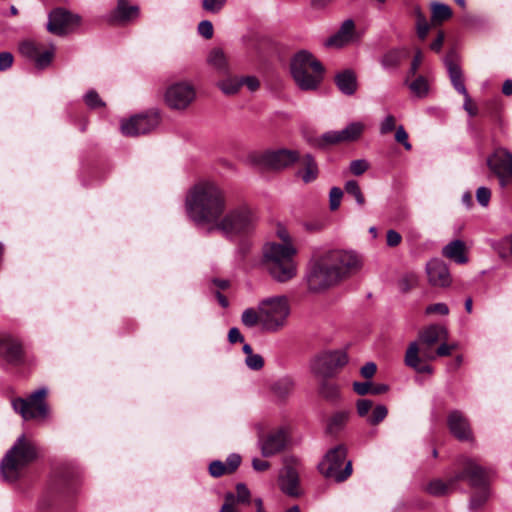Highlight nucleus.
Here are the masks:
<instances>
[{
  "mask_svg": "<svg viewBox=\"0 0 512 512\" xmlns=\"http://www.w3.org/2000/svg\"><path fill=\"white\" fill-rule=\"evenodd\" d=\"M361 257L354 251L330 250L311 261L306 275L311 292H323L359 271Z\"/></svg>",
  "mask_w": 512,
  "mask_h": 512,
  "instance_id": "nucleus-1",
  "label": "nucleus"
},
{
  "mask_svg": "<svg viewBox=\"0 0 512 512\" xmlns=\"http://www.w3.org/2000/svg\"><path fill=\"white\" fill-rule=\"evenodd\" d=\"M226 210V198L223 190L213 182H201L195 185L186 198L188 217L197 227L212 233L220 216Z\"/></svg>",
  "mask_w": 512,
  "mask_h": 512,
  "instance_id": "nucleus-2",
  "label": "nucleus"
},
{
  "mask_svg": "<svg viewBox=\"0 0 512 512\" xmlns=\"http://www.w3.org/2000/svg\"><path fill=\"white\" fill-rule=\"evenodd\" d=\"M297 249L293 243L279 244L269 242L264 245V265L271 278L278 283H286L297 276L298 265L295 260Z\"/></svg>",
  "mask_w": 512,
  "mask_h": 512,
  "instance_id": "nucleus-3",
  "label": "nucleus"
},
{
  "mask_svg": "<svg viewBox=\"0 0 512 512\" xmlns=\"http://www.w3.org/2000/svg\"><path fill=\"white\" fill-rule=\"evenodd\" d=\"M257 222L255 211L250 206L242 204L223 213L212 229L213 232H219L232 240L250 235L255 230Z\"/></svg>",
  "mask_w": 512,
  "mask_h": 512,
  "instance_id": "nucleus-4",
  "label": "nucleus"
},
{
  "mask_svg": "<svg viewBox=\"0 0 512 512\" xmlns=\"http://www.w3.org/2000/svg\"><path fill=\"white\" fill-rule=\"evenodd\" d=\"M290 71L299 89L313 91L322 82L324 67L312 53L307 50H301L292 57Z\"/></svg>",
  "mask_w": 512,
  "mask_h": 512,
  "instance_id": "nucleus-5",
  "label": "nucleus"
},
{
  "mask_svg": "<svg viewBox=\"0 0 512 512\" xmlns=\"http://www.w3.org/2000/svg\"><path fill=\"white\" fill-rule=\"evenodd\" d=\"M37 457L36 447L21 435L7 451L0 463V471L4 480L14 482L20 471Z\"/></svg>",
  "mask_w": 512,
  "mask_h": 512,
  "instance_id": "nucleus-6",
  "label": "nucleus"
},
{
  "mask_svg": "<svg viewBox=\"0 0 512 512\" xmlns=\"http://www.w3.org/2000/svg\"><path fill=\"white\" fill-rule=\"evenodd\" d=\"M261 313V327L267 332H277L287 323L290 306L286 296H273L258 304Z\"/></svg>",
  "mask_w": 512,
  "mask_h": 512,
  "instance_id": "nucleus-7",
  "label": "nucleus"
},
{
  "mask_svg": "<svg viewBox=\"0 0 512 512\" xmlns=\"http://www.w3.org/2000/svg\"><path fill=\"white\" fill-rule=\"evenodd\" d=\"M347 449L344 445H338L327 451L322 461L318 464L320 473L328 479L336 482L345 481L352 474V463L346 461Z\"/></svg>",
  "mask_w": 512,
  "mask_h": 512,
  "instance_id": "nucleus-8",
  "label": "nucleus"
},
{
  "mask_svg": "<svg viewBox=\"0 0 512 512\" xmlns=\"http://www.w3.org/2000/svg\"><path fill=\"white\" fill-rule=\"evenodd\" d=\"M47 389L41 387L31 393L27 398H17L12 400V407L19 413L24 420H31L38 417H46L48 407L45 402Z\"/></svg>",
  "mask_w": 512,
  "mask_h": 512,
  "instance_id": "nucleus-9",
  "label": "nucleus"
},
{
  "mask_svg": "<svg viewBox=\"0 0 512 512\" xmlns=\"http://www.w3.org/2000/svg\"><path fill=\"white\" fill-rule=\"evenodd\" d=\"M300 160L297 150L277 149L267 150L255 157V163L272 170H283Z\"/></svg>",
  "mask_w": 512,
  "mask_h": 512,
  "instance_id": "nucleus-10",
  "label": "nucleus"
},
{
  "mask_svg": "<svg viewBox=\"0 0 512 512\" xmlns=\"http://www.w3.org/2000/svg\"><path fill=\"white\" fill-rule=\"evenodd\" d=\"M347 362L348 356L343 351L325 352L314 358L311 362V370L320 378H330Z\"/></svg>",
  "mask_w": 512,
  "mask_h": 512,
  "instance_id": "nucleus-11",
  "label": "nucleus"
},
{
  "mask_svg": "<svg viewBox=\"0 0 512 512\" xmlns=\"http://www.w3.org/2000/svg\"><path fill=\"white\" fill-rule=\"evenodd\" d=\"M493 475V469L482 467L475 461L467 459L464 462L463 470L452 477L451 482L457 483L460 480H468L474 488H487Z\"/></svg>",
  "mask_w": 512,
  "mask_h": 512,
  "instance_id": "nucleus-12",
  "label": "nucleus"
},
{
  "mask_svg": "<svg viewBox=\"0 0 512 512\" xmlns=\"http://www.w3.org/2000/svg\"><path fill=\"white\" fill-rule=\"evenodd\" d=\"M196 96L194 87L186 82L170 85L165 92V103L173 110H185Z\"/></svg>",
  "mask_w": 512,
  "mask_h": 512,
  "instance_id": "nucleus-13",
  "label": "nucleus"
},
{
  "mask_svg": "<svg viewBox=\"0 0 512 512\" xmlns=\"http://www.w3.org/2000/svg\"><path fill=\"white\" fill-rule=\"evenodd\" d=\"M159 123L160 117L156 112L135 115L121 122V132L125 136H138L154 130Z\"/></svg>",
  "mask_w": 512,
  "mask_h": 512,
  "instance_id": "nucleus-14",
  "label": "nucleus"
},
{
  "mask_svg": "<svg viewBox=\"0 0 512 512\" xmlns=\"http://www.w3.org/2000/svg\"><path fill=\"white\" fill-rule=\"evenodd\" d=\"M487 164L499 178V183L505 187L512 179V153L499 147L487 159Z\"/></svg>",
  "mask_w": 512,
  "mask_h": 512,
  "instance_id": "nucleus-15",
  "label": "nucleus"
},
{
  "mask_svg": "<svg viewBox=\"0 0 512 512\" xmlns=\"http://www.w3.org/2000/svg\"><path fill=\"white\" fill-rule=\"evenodd\" d=\"M365 125L362 122H352L345 128L338 131H328L321 135L318 140L320 147L335 145L342 142H352L360 138Z\"/></svg>",
  "mask_w": 512,
  "mask_h": 512,
  "instance_id": "nucleus-16",
  "label": "nucleus"
},
{
  "mask_svg": "<svg viewBox=\"0 0 512 512\" xmlns=\"http://www.w3.org/2000/svg\"><path fill=\"white\" fill-rule=\"evenodd\" d=\"M80 23V17L69 11L58 8L50 12L47 30L53 34L63 35L73 26Z\"/></svg>",
  "mask_w": 512,
  "mask_h": 512,
  "instance_id": "nucleus-17",
  "label": "nucleus"
},
{
  "mask_svg": "<svg viewBox=\"0 0 512 512\" xmlns=\"http://www.w3.org/2000/svg\"><path fill=\"white\" fill-rule=\"evenodd\" d=\"M288 435L284 429L270 432L259 440V448L263 457H271L284 450Z\"/></svg>",
  "mask_w": 512,
  "mask_h": 512,
  "instance_id": "nucleus-18",
  "label": "nucleus"
},
{
  "mask_svg": "<svg viewBox=\"0 0 512 512\" xmlns=\"http://www.w3.org/2000/svg\"><path fill=\"white\" fill-rule=\"evenodd\" d=\"M447 424L451 434L460 441L473 440V433L467 417L459 410L448 414Z\"/></svg>",
  "mask_w": 512,
  "mask_h": 512,
  "instance_id": "nucleus-19",
  "label": "nucleus"
},
{
  "mask_svg": "<svg viewBox=\"0 0 512 512\" xmlns=\"http://www.w3.org/2000/svg\"><path fill=\"white\" fill-rule=\"evenodd\" d=\"M0 356L10 364H19L23 360V348L19 340L10 334L0 335Z\"/></svg>",
  "mask_w": 512,
  "mask_h": 512,
  "instance_id": "nucleus-20",
  "label": "nucleus"
},
{
  "mask_svg": "<svg viewBox=\"0 0 512 512\" xmlns=\"http://www.w3.org/2000/svg\"><path fill=\"white\" fill-rule=\"evenodd\" d=\"M429 283L435 287H448L451 284V275L447 265L439 260L432 259L426 265Z\"/></svg>",
  "mask_w": 512,
  "mask_h": 512,
  "instance_id": "nucleus-21",
  "label": "nucleus"
},
{
  "mask_svg": "<svg viewBox=\"0 0 512 512\" xmlns=\"http://www.w3.org/2000/svg\"><path fill=\"white\" fill-rule=\"evenodd\" d=\"M279 486L283 493L296 497L299 495V473L292 465H286L279 473Z\"/></svg>",
  "mask_w": 512,
  "mask_h": 512,
  "instance_id": "nucleus-22",
  "label": "nucleus"
},
{
  "mask_svg": "<svg viewBox=\"0 0 512 512\" xmlns=\"http://www.w3.org/2000/svg\"><path fill=\"white\" fill-rule=\"evenodd\" d=\"M444 64L447 68L449 78L455 90L462 94L467 101H470V96L466 90L462 79V71L459 65L455 61V54L450 52L444 58Z\"/></svg>",
  "mask_w": 512,
  "mask_h": 512,
  "instance_id": "nucleus-23",
  "label": "nucleus"
},
{
  "mask_svg": "<svg viewBox=\"0 0 512 512\" xmlns=\"http://www.w3.org/2000/svg\"><path fill=\"white\" fill-rule=\"evenodd\" d=\"M354 31L355 25L353 20L347 19L342 23L338 32L326 41V45L337 48L343 47L354 40Z\"/></svg>",
  "mask_w": 512,
  "mask_h": 512,
  "instance_id": "nucleus-24",
  "label": "nucleus"
},
{
  "mask_svg": "<svg viewBox=\"0 0 512 512\" xmlns=\"http://www.w3.org/2000/svg\"><path fill=\"white\" fill-rule=\"evenodd\" d=\"M420 348L417 342H411L405 353V364L418 373H432V367L423 362L419 356Z\"/></svg>",
  "mask_w": 512,
  "mask_h": 512,
  "instance_id": "nucleus-25",
  "label": "nucleus"
},
{
  "mask_svg": "<svg viewBox=\"0 0 512 512\" xmlns=\"http://www.w3.org/2000/svg\"><path fill=\"white\" fill-rule=\"evenodd\" d=\"M334 80L337 88L344 95L351 96L357 91V77L355 72L351 69L337 73Z\"/></svg>",
  "mask_w": 512,
  "mask_h": 512,
  "instance_id": "nucleus-26",
  "label": "nucleus"
},
{
  "mask_svg": "<svg viewBox=\"0 0 512 512\" xmlns=\"http://www.w3.org/2000/svg\"><path fill=\"white\" fill-rule=\"evenodd\" d=\"M301 163L303 168L297 171V176L306 184L315 181L319 174V168L314 157L311 154H305L301 158Z\"/></svg>",
  "mask_w": 512,
  "mask_h": 512,
  "instance_id": "nucleus-27",
  "label": "nucleus"
},
{
  "mask_svg": "<svg viewBox=\"0 0 512 512\" xmlns=\"http://www.w3.org/2000/svg\"><path fill=\"white\" fill-rule=\"evenodd\" d=\"M408 56L409 50L407 48H394L383 55L381 65L386 70L396 69Z\"/></svg>",
  "mask_w": 512,
  "mask_h": 512,
  "instance_id": "nucleus-28",
  "label": "nucleus"
},
{
  "mask_svg": "<svg viewBox=\"0 0 512 512\" xmlns=\"http://www.w3.org/2000/svg\"><path fill=\"white\" fill-rule=\"evenodd\" d=\"M443 256L456 262L457 264H465L468 257L465 254V244L461 240H453L443 247Z\"/></svg>",
  "mask_w": 512,
  "mask_h": 512,
  "instance_id": "nucleus-29",
  "label": "nucleus"
},
{
  "mask_svg": "<svg viewBox=\"0 0 512 512\" xmlns=\"http://www.w3.org/2000/svg\"><path fill=\"white\" fill-rule=\"evenodd\" d=\"M420 342L428 348L440 340L447 338V331L444 327L431 325L424 329L420 336Z\"/></svg>",
  "mask_w": 512,
  "mask_h": 512,
  "instance_id": "nucleus-30",
  "label": "nucleus"
},
{
  "mask_svg": "<svg viewBox=\"0 0 512 512\" xmlns=\"http://www.w3.org/2000/svg\"><path fill=\"white\" fill-rule=\"evenodd\" d=\"M350 417V412L348 410H340L333 413L326 425V433L329 435H336L340 431H342L347 424Z\"/></svg>",
  "mask_w": 512,
  "mask_h": 512,
  "instance_id": "nucleus-31",
  "label": "nucleus"
},
{
  "mask_svg": "<svg viewBox=\"0 0 512 512\" xmlns=\"http://www.w3.org/2000/svg\"><path fill=\"white\" fill-rule=\"evenodd\" d=\"M139 16V8L135 5H128L127 0H117V7L114 11V17L121 21L126 22L135 19Z\"/></svg>",
  "mask_w": 512,
  "mask_h": 512,
  "instance_id": "nucleus-32",
  "label": "nucleus"
},
{
  "mask_svg": "<svg viewBox=\"0 0 512 512\" xmlns=\"http://www.w3.org/2000/svg\"><path fill=\"white\" fill-rule=\"evenodd\" d=\"M456 483L451 482V478L447 482L440 479L432 480L426 487V491L433 496H444L449 493Z\"/></svg>",
  "mask_w": 512,
  "mask_h": 512,
  "instance_id": "nucleus-33",
  "label": "nucleus"
},
{
  "mask_svg": "<svg viewBox=\"0 0 512 512\" xmlns=\"http://www.w3.org/2000/svg\"><path fill=\"white\" fill-rule=\"evenodd\" d=\"M408 87L413 95L418 98H425L430 89L428 79L422 75L417 76L413 81H408Z\"/></svg>",
  "mask_w": 512,
  "mask_h": 512,
  "instance_id": "nucleus-34",
  "label": "nucleus"
},
{
  "mask_svg": "<svg viewBox=\"0 0 512 512\" xmlns=\"http://www.w3.org/2000/svg\"><path fill=\"white\" fill-rule=\"evenodd\" d=\"M43 45L33 40H26L20 44V53L29 60L34 61L39 52L42 50Z\"/></svg>",
  "mask_w": 512,
  "mask_h": 512,
  "instance_id": "nucleus-35",
  "label": "nucleus"
},
{
  "mask_svg": "<svg viewBox=\"0 0 512 512\" xmlns=\"http://www.w3.org/2000/svg\"><path fill=\"white\" fill-rule=\"evenodd\" d=\"M272 389L278 397L285 398L293 391L294 381L290 377L281 378L273 384Z\"/></svg>",
  "mask_w": 512,
  "mask_h": 512,
  "instance_id": "nucleus-36",
  "label": "nucleus"
},
{
  "mask_svg": "<svg viewBox=\"0 0 512 512\" xmlns=\"http://www.w3.org/2000/svg\"><path fill=\"white\" fill-rule=\"evenodd\" d=\"M432 20L435 22H442L452 16L451 8L443 3L433 2L431 4Z\"/></svg>",
  "mask_w": 512,
  "mask_h": 512,
  "instance_id": "nucleus-37",
  "label": "nucleus"
},
{
  "mask_svg": "<svg viewBox=\"0 0 512 512\" xmlns=\"http://www.w3.org/2000/svg\"><path fill=\"white\" fill-rule=\"evenodd\" d=\"M414 14L416 16V31L417 35L421 40H424L427 37L430 26L429 23L421 11L420 7H414Z\"/></svg>",
  "mask_w": 512,
  "mask_h": 512,
  "instance_id": "nucleus-38",
  "label": "nucleus"
},
{
  "mask_svg": "<svg viewBox=\"0 0 512 512\" xmlns=\"http://www.w3.org/2000/svg\"><path fill=\"white\" fill-rule=\"evenodd\" d=\"M327 379L328 378H322L319 387V393L325 399L332 401L338 398L339 389L336 384L329 382Z\"/></svg>",
  "mask_w": 512,
  "mask_h": 512,
  "instance_id": "nucleus-39",
  "label": "nucleus"
},
{
  "mask_svg": "<svg viewBox=\"0 0 512 512\" xmlns=\"http://www.w3.org/2000/svg\"><path fill=\"white\" fill-rule=\"evenodd\" d=\"M241 322L248 328H252L257 324L261 325V313L259 308L257 307V310L254 308L245 309L241 315Z\"/></svg>",
  "mask_w": 512,
  "mask_h": 512,
  "instance_id": "nucleus-40",
  "label": "nucleus"
},
{
  "mask_svg": "<svg viewBox=\"0 0 512 512\" xmlns=\"http://www.w3.org/2000/svg\"><path fill=\"white\" fill-rule=\"evenodd\" d=\"M208 62L219 71L224 72L227 70L226 56L224 52L219 48H215L210 52L208 56Z\"/></svg>",
  "mask_w": 512,
  "mask_h": 512,
  "instance_id": "nucleus-41",
  "label": "nucleus"
},
{
  "mask_svg": "<svg viewBox=\"0 0 512 512\" xmlns=\"http://www.w3.org/2000/svg\"><path fill=\"white\" fill-rule=\"evenodd\" d=\"M344 190L348 195L352 196L355 199L356 203L359 206H363L365 204V197L356 180L346 181L344 185Z\"/></svg>",
  "mask_w": 512,
  "mask_h": 512,
  "instance_id": "nucleus-42",
  "label": "nucleus"
},
{
  "mask_svg": "<svg viewBox=\"0 0 512 512\" xmlns=\"http://www.w3.org/2000/svg\"><path fill=\"white\" fill-rule=\"evenodd\" d=\"M54 57V47L51 46L49 49L41 50L34 60L35 66L38 69H44L48 67Z\"/></svg>",
  "mask_w": 512,
  "mask_h": 512,
  "instance_id": "nucleus-43",
  "label": "nucleus"
},
{
  "mask_svg": "<svg viewBox=\"0 0 512 512\" xmlns=\"http://www.w3.org/2000/svg\"><path fill=\"white\" fill-rule=\"evenodd\" d=\"M241 87L240 79L227 78L219 83V88L226 95H233L239 91Z\"/></svg>",
  "mask_w": 512,
  "mask_h": 512,
  "instance_id": "nucleus-44",
  "label": "nucleus"
},
{
  "mask_svg": "<svg viewBox=\"0 0 512 512\" xmlns=\"http://www.w3.org/2000/svg\"><path fill=\"white\" fill-rule=\"evenodd\" d=\"M388 414V409L385 405H376L372 411V414L368 417L367 422L371 425H377L382 422Z\"/></svg>",
  "mask_w": 512,
  "mask_h": 512,
  "instance_id": "nucleus-45",
  "label": "nucleus"
},
{
  "mask_svg": "<svg viewBox=\"0 0 512 512\" xmlns=\"http://www.w3.org/2000/svg\"><path fill=\"white\" fill-rule=\"evenodd\" d=\"M227 0H202L201 6L206 12L217 14L225 6Z\"/></svg>",
  "mask_w": 512,
  "mask_h": 512,
  "instance_id": "nucleus-46",
  "label": "nucleus"
},
{
  "mask_svg": "<svg viewBox=\"0 0 512 512\" xmlns=\"http://www.w3.org/2000/svg\"><path fill=\"white\" fill-rule=\"evenodd\" d=\"M343 197V190L339 187H332L329 192V208L335 211L339 208Z\"/></svg>",
  "mask_w": 512,
  "mask_h": 512,
  "instance_id": "nucleus-47",
  "label": "nucleus"
},
{
  "mask_svg": "<svg viewBox=\"0 0 512 512\" xmlns=\"http://www.w3.org/2000/svg\"><path fill=\"white\" fill-rule=\"evenodd\" d=\"M418 283V277L414 273L404 275L399 281V287L402 292H407Z\"/></svg>",
  "mask_w": 512,
  "mask_h": 512,
  "instance_id": "nucleus-48",
  "label": "nucleus"
},
{
  "mask_svg": "<svg viewBox=\"0 0 512 512\" xmlns=\"http://www.w3.org/2000/svg\"><path fill=\"white\" fill-rule=\"evenodd\" d=\"M369 169V163L365 159L351 161L349 170L355 176H361Z\"/></svg>",
  "mask_w": 512,
  "mask_h": 512,
  "instance_id": "nucleus-49",
  "label": "nucleus"
},
{
  "mask_svg": "<svg viewBox=\"0 0 512 512\" xmlns=\"http://www.w3.org/2000/svg\"><path fill=\"white\" fill-rule=\"evenodd\" d=\"M480 491L475 493L470 500V507L473 509L482 506L488 499L489 492L487 488H479Z\"/></svg>",
  "mask_w": 512,
  "mask_h": 512,
  "instance_id": "nucleus-50",
  "label": "nucleus"
},
{
  "mask_svg": "<svg viewBox=\"0 0 512 512\" xmlns=\"http://www.w3.org/2000/svg\"><path fill=\"white\" fill-rule=\"evenodd\" d=\"M84 100L90 108H98L105 105L95 90L88 91L84 96Z\"/></svg>",
  "mask_w": 512,
  "mask_h": 512,
  "instance_id": "nucleus-51",
  "label": "nucleus"
},
{
  "mask_svg": "<svg viewBox=\"0 0 512 512\" xmlns=\"http://www.w3.org/2000/svg\"><path fill=\"white\" fill-rule=\"evenodd\" d=\"M237 495L235 496V503H249L250 502V491L247 486L243 483L236 485Z\"/></svg>",
  "mask_w": 512,
  "mask_h": 512,
  "instance_id": "nucleus-52",
  "label": "nucleus"
},
{
  "mask_svg": "<svg viewBox=\"0 0 512 512\" xmlns=\"http://www.w3.org/2000/svg\"><path fill=\"white\" fill-rule=\"evenodd\" d=\"M396 128L395 117L393 115H387L380 123V134L386 135Z\"/></svg>",
  "mask_w": 512,
  "mask_h": 512,
  "instance_id": "nucleus-53",
  "label": "nucleus"
},
{
  "mask_svg": "<svg viewBox=\"0 0 512 512\" xmlns=\"http://www.w3.org/2000/svg\"><path fill=\"white\" fill-rule=\"evenodd\" d=\"M209 473L213 477H220L228 473L226 464L219 460L211 462L209 465Z\"/></svg>",
  "mask_w": 512,
  "mask_h": 512,
  "instance_id": "nucleus-54",
  "label": "nucleus"
},
{
  "mask_svg": "<svg viewBox=\"0 0 512 512\" xmlns=\"http://www.w3.org/2000/svg\"><path fill=\"white\" fill-rule=\"evenodd\" d=\"M421 62H422V53L421 51H416L414 57H413V60L411 62V65H410V68L407 72V77H406V80H405V83H408V80L411 78V77H414L417 73V70L419 69L420 65H421Z\"/></svg>",
  "mask_w": 512,
  "mask_h": 512,
  "instance_id": "nucleus-55",
  "label": "nucleus"
},
{
  "mask_svg": "<svg viewBox=\"0 0 512 512\" xmlns=\"http://www.w3.org/2000/svg\"><path fill=\"white\" fill-rule=\"evenodd\" d=\"M395 140L398 143L402 144L406 150H411L412 146H411L410 142L408 141V133L406 132V130L404 129V127L402 125H399L396 128Z\"/></svg>",
  "mask_w": 512,
  "mask_h": 512,
  "instance_id": "nucleus-56",
  "label": "nucleus"
},
{
  "mask_svg": "<svg viewBox=\"0 0 512 512\" xmlns=\"http://www.w3.org/2000/svg\"><path fill=\"white\" fill-rule=\"evenodd\" d=\"M246 365L252 370H260L264 365V360L259 354H252L245 359Z\"/></svg>",
  "mask_w": 512,
  "mask_h": 512,
  "instance_id": "nucleus-57",
  "label": "nucleus"
},
{
  "mask_svg": "<svg viewBox=\"0 0 512 512\" xmlns=\"http://www.w3.org/2000/svg\"><path fill=\"white\" fill-rule=\"evenodd\" d=\"M476 198L478 203L486 207L489 204L490 198H491V191L487 187H479L476 191Z\"/></svg>",
  "mask_w": 512,
  "mask_h": 512,
  "instance_id": "nucleus-58",
  "label": "nucleus"
},
{
  "mask_svg": "<svg viewBox=\"0 0 512 512\" xmlns=\"http://www.w3.org/2000/svg\"><path fill=\"white\" fill-rule=\"evenodd\" d=\"M198 32L205 39H210L213 36V25L209 20H203L198 24Z\"/></svg>",
  "mask_w": 512,
  "mask_h": 512,
  "instance_id": "nucleus-59",
  "label": "nucleus"
},
{
  "mask_svg": "<svg viewBox=\"0 0 512 512\" xmlns=\"http://www.w3.org/2000/svg\"><path fill=\"white\" fill-rule=\"evenodd\" d=\"M373 406V402L369 399H359L356 403L357 413L360 417L366 416Z\"/></svg>",
  "mask_w": 512,
  "mask_h": 512,
  "instance_id": "nucleus-60",
  "label": "nucleus"
},
{
  "mask_svg": "<svg viewBox=\"0 0 512 512\" xmlns=\"http://www.w3.org/2000/svg\"><path fill=\"white\" fill-rule=\"evenodd\" d=\"M219 512H239L235 508V495L233 493H227L225 496V502L222 505Z\"/></svg>",
  "mask_w": 512,
  "mask_h": 512,
  "instance_id": "nucleus-61",
  "label": "nucleus"
},
{
  "mask_svg": "<svg viewBox=\"0 0 512 512\" xmlns=\"http://www.w3.org/2000/svg\"><path fill=\"white\" fill-rule=\"evenodd\" d=\"M426 314L439 313L441 315H447L449 313V308L445 303H435L429 305L425 309Z\"/></svg>",
  "mask_w": 512,
  "mask_h": 512,
  "instance_id": "nucleus-62",
  "label": "nucleus"
},
{
  "mask_svg": "<svg viewBox=\"0 0 512 512\" xmlns=\"http://www.w3.org/2000/svg\"><path fill=\"white\" fill-rule=\"evenodd\" d=\"M241 463V457L238 454H230L226 459V467L228 473L234 472Z\"/></svg>",
  "mask_w": 512,
  "mask_h": 512,
  "instance_id": "nucleus-63",
  "label": "nucleus"
},
{
  "mask_svg": "<svg viewBox=\"0 0 512 512\" xmlns=\"http://www.w3.org/2000/svg\"><path fill=\"white\" fill-rule=\"evenodd\" d=\"M402 237L401 235L393 229L387 231L386 242L390 247H396L401 243Z\"/></svg>",
  "mask_w": 512,
  "mask_h": 512,
  "instance_id": "nucleus-64",
  "label": "nucleus"
}]
</instances>
